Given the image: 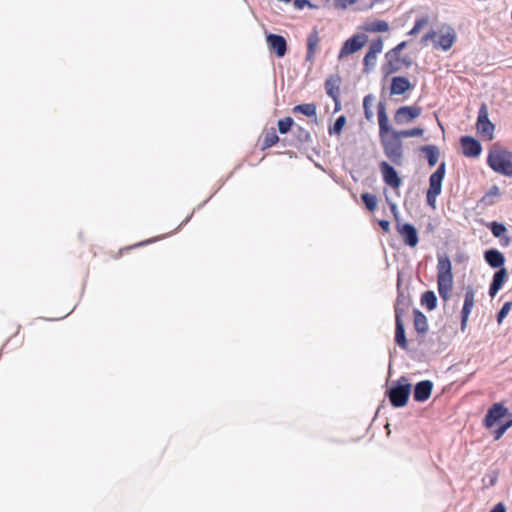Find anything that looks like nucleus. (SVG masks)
I'll list each match as a JSON object with an SVG mask.
<instances>
[{"label":"nucleus","instance_id":"1","mask_svg":"<svg viewBox=\"0 0 512 512\" xmlns=\"http://www.w3.org/2000/svg\"><path fill=\"white\" fill-rule=\"evenodd\" d=\"M437 289L440 297L446 302L453 288L452 264L445 253H437Z\"/></svg>","mask_w":512,"mask_h":512},{"label":"nucleus","instance_id":"44","mask_svg":"<svg viewBox=\"0 0 512 512\" xmlns=\"http://www.w3.org/2000/svg\"><path fill=\"white\" fill-rule=\"evenodd\" d=\"M294 6L298 10L304 9L306 6L312 7V4L308 0H295Z\"/></svg>","mask_w":512,"mask_h":512},{"label":"nucleus","instance_id":"17","mask_svg":"<svg viewBox=\"0 0 512 512\" xmlns=\"http://www.w3.org/2000/svg\"><path fill=\"white\" fill-rule=\"evenodd\" d=\"M463 154L467 157H477L480 155L482 147L479 141L470 136H464L460 140Z\"/></svg>","mask_w":512,"mask_h":512},{"label":"nucleus","instance_id":"20","mask_svg":"<svg viewBox=\"0 0 512 512\" xmlns=\"http://www.w3.org/2000/svg\"><path fill=\"white\" fill-rule=\"evenodd\" d=\"M378 124H379V135L380 138L382 136L389 135L391 132V128L389 126V120L386 113V107L383 102L378 103Z\"/></svg>","mask_w":512,"mask_h":512},{"label":"nucleus","instance_id":"11","mask_svg":"<svg viewBox=\"0 0 512 512\" xmlns=\"http://www.w3.org/2000/svg\"><path fill=\"white\" fill-rule=\"evenodd\" d=\"M383 177V181L392 188H399L401 186V178L398 173L388 162L382 161L379 165Z\"/></svg>","mask_w":512,"mask_h":512},{"label":"nucleus","instance_id":"21","mask_svg":"<svg viewBox=\"0 0 512 512\" xmlns=\"http://www.w3.org/2000/svg\"><path fill=\"white\" fill-rule=\"evenodd\" d=\"M507 279V270L505 268H500L495 272L492 282L489 287V295L494 297L498 291L502 288L503 284Z\"/></svg>","mask_w":512,"mask_h":512},{"label":"nucleus","instance_id":"48","mask_svg":"<svg viewBox=\"0 0 512 512\" xmlns=\"http://www.w3.org/2000/svg\"><path fill=\"white\" fill-rule=\"evenodd\" d=\"M157 238H154V239H150V240H147V241H143V242H140L138 244L135 245V247H139V246H143V245H146V244H149V243H152L154 241H156Z\"/></svg>","mask_w":512,"mask_h":512},{"label":"nucleus","instance_id":"47","mask_svg":"<svg viewBox=\"0 0 512 512\" xmlns=\"http://www.w3.org/2000/svg\"><path fill=\"white\" fill-rule=\"evenodd\" d=\"M379 225L385 232H389L390 222L388 220H380Z\"/></svg>","mask_w":512,"mask_h":512},{"label":"nucleus","instance_id":"16","mask_svg":"<svg viewBox=\"0 0 512 512\" xmlns=\"http://www.w3.org/2000/svg\"><path fill=\"white\" fill-rule=\"evenodd\" d=\"M508 414V409L500 403L494 404L485 416V425L488 428L494 426L501 418Z\"/></svg>","mask_w":512,"mask_h":512},{"label":"nucleus","instance_id":"46","mask_svg":"<svg viewBox=\"0 0 512 512\" xmlns=\"http://www.w3.org/2000/svg\"><path fill=\"white\" fill-rule=\"evenodd\" d=\"M500 195V190L497 186H493L490 188V190L487 192L486 194V197H494V196H499Z\"/></svg>","mask_w":512,"mask_h":512},{"label":"nucleus","instance_id":"12","mask_svg":"<svg viewBox=\"0 0 512 512\" xmlns=\"http://www.w3.org/2000/svg\"><path fill=\"white\" fill-rule=\"evenodd\" d=\"M421 112L422 109L418 106H403L396 111L394 120L397 124L409 123L419 117Z\"/></svg>","mask_w":512,"mask_h":512},{"label":"nucleus","instance_id":"10","mask_svg":"<svg viewBox=\"0 0 512 512\" xmlns=\"http://www.w3.org/2000/svg\"><path fill=\"white\" fill-rule=\"evenodd\" d=\"M396 228L406 245L415 247L418 244V232L412 224L398 222Z\"/></svg>","mask_w":512,"mask_h":512},{"label":"nucleus","instance_id":"35","mask_svg":"<svg viewBox=\"0 0 512 512\" xmlns=\"http://www.w3.org/2000/svg\"><path fill=\"white\" fill-rule=\"evenodd\" d=\"M345 123H346V117L345 116H339L336 119L333 127L329 129V133L330 134H337V135H339L342 132V129H343Z\"/></svg>","mask_w":512,"mask_h":512},{"label":"nucleus","instance_id":"50","mask_svg":"<svg viewBox=\"0 0 512 512\" xmlns=\"http://www.w3.org/2000/svg\"><path fill=\"white\" fill-rule=\"evenodd\" d=\"M402 62L406 63V65H409V62H407V60H403Z\"/></svg>","mask_w":512,"mask_h":512},{"label":"nucleus","instance_id":"19","mask_svg":"<svg viewBox=\"0 0 512 512\" xmlns=\"http://www.w3.org/2000/svg\"><path fill=\"white\" fill-rule=\"evenodd\" d=\"M412 88L410 81L401 76L393 77L390 92L392 95H402Z\"/></svg>","mask_w":512,"mask_h":512},{"label":"nucleus","instance_id":"34","mask_svg":"<svg viewBox=\"0 0 512 512\" xmlns=\"http://www.w3.org/2000/svg\"><path fill=\"white\" fill-rule=\"evenodd\" d=\"M294 120L291 117H286L283 119H280L278 121V130L281 134L287 133L291 126L293 125Z\"/></svg>","mask_w":512,"mask_h":512},{"label":"nucleus","instance_id":"6","mask_svg":"<svg viewBox=\"0 0 512 512\" xmlns=\"http://www.w3.org/2000/svg\"><path fill=\"white\" fill-rule=\"evenodd\" d=\"M437 32V38L434 41V48L442 51H448L454 45L457 34L450 25H442Z\"/></svg>","mask_w":512,"mask_h":512},{"label":"nucleus","instance_id":"29","mask_svg":"<svg viewBox=\"0 0 512 512\" xmlns=\"http://www.w3.org/2000/svg\"><path fill=\"white\" fill-rule=\"evenodd\" d=\"M421 304L424 305L429 311L437 307V297L433 291H426L421 297Z\"/></svg>","mask_w":512,"mask_h":512},{"label":"nucleus","instance_id":"14","mask_svg":"<svg viewBox=\"0 0 512 512\" xmlns=\"http://www.w3.org/2000/svg\"><path fill=\"white\" fill-rule=\"evenodd\" d=\"M266 41L270 50L274 51L277 57L282 58L287 51V42L285 38L277 34H268Z\"/></svg>","mask_w":512,"mask_h":512},{"label":"nucleus","instance_id":"43","mask_svg":"<svg viewBox=\"0 0 512 512\" xmlns=\"http://www.w3.org/2000/svg\"><path fill=\"white\" fill-rule=\"evenodd\" d=\"M437 38V32L434 31V30H431L429 32H427L423 37H422V40L421 42L423 44H426L428 41H435Z\"/></svg>","mask_w":512,"mask_h":512},{"label":"nucleus","instance_id":"51","mask_svg":"<svg viewBox=\"0 0 512 512\" xmlns=\"http://www.w3.org/2000/svg\"><path fill=\"white\" fill-rule=\"evenodd\" d=\"M402 62L406 63V65H409V62H407V60H403Z\"/></svg>","mask_w":512,"mask_h":512},{"label":"nucleus","instance_id":"3","mask_svg":"<svg viewBox=\"0 0 512 512\" xmlns=\"http://www.w3.org/2000/svg\"><path fill=\"white\" fill-rule=\"evenodd\" d=\"M381 145L385 156L395 165H402L403 163V148L402 141L394 134L382 136Z\"/></svg>","mask_w":512,"mask_h":512},{"label":"nucleus","instance_id":"33","mask_svg":"<svg viewBox=\"0 0 512 512\" xmlns=\"http://www.w3.org/2000/svg\"><path fill=\"white\" fill-rule=\"evenodd\" d=\"M361 198L369 211H374L376 209L377 197L375 195L370 193H363Z\"/></svg>","mask_w":512,"mask_h":512},{"label":"nucleus","instance_id":"49","mask_svg":"<svg viewBox=\"0 0 512 512\" xmlns=\"http://www.w3.org/2000/svg\"><path fill=\"white\" fill-rule=\"evenodd\" d=\"M333 101L335 102V109H334V111L338 112L341 109L339 98L333 99Z\"/></svg>","mask_w":512,"mask_h":512},{"label":"nucleus","instance_id":"36","mask_svg":"<svg viewBox=\"0 0 512 512\" xmlns=\"http://www.w3.org/2000/svg\"><path fill=\"white\" fill-rule=\"evenodd\" d=\"M489 228L495 237H501L507 231L504 224L497 222H492Z\"/></svg>","mask_w":512,"mask_h":512},{"label":"nucleus","instance_id":"23","mask_svg":"<svg viewBox=\"0 0 512 512\" xmlns=\"http://www.w3.org/2000/svg\"><path fill=\"white\" fill-rule=\"evenodd\" d=\"M485 261L492 268H503L505 258L504 255L497 249H489L484 253Z\"/></svg>","mask_w":512,"mask_h":512},{"label":"nucleus","instance_id":"31","mask_svg":"<svg viewBox=\"0 0 512 512\" xmlns=\"http://www.w3.org/2000/svg\"><path fill=\"white\" fill-rule=\"evenodd\" d=\"M391 133L394 134L395 136H397V138L401 140L402 138L422 136L424 131L422 128H413V129L402 130V131L392 130Z\"/></svg>","mask_w":512,"mask_h":512},{"label":"nucleus","instance_id":"2","mask_svg":"<svg viewBox=\"0 0 512 512\" xmlns=\"http://www.w3.org/2000/svg\"><path fill=\"white\" fill-rule=\"evenodd\" d=\"M487 163L496 173L512 177V152L493 146L489 151Z\"/></svg>","mask_w":512,"mask_h":512},{"label":"nucleus","instance_id":"26","mask_svg":"<svg viewBox=\"0 0 512 512\" xmlns=\"http://www.w3.org/2000/svg\"><path fill=\"white\" fill-rule=\"evenodd\" d=\"M414 327L420 334H424L428 331L427 317L419 310L414 311Z\"/></svg>","mask_w":512,"mask_h":512},{"label":"nucleus","instance_id":"4","mask_svg":"<svg viewBox=\"0 0 512 512\" xmlns=\"http://www.w3.org/2000/svg\"><path fill=\"white\" fill-rule=\"evenodd\" d=\"M446 165L442 162L436 171L429 177V188L427 190L426 198L427 204L432 208L436 207V199L441 194L442 182L445 177Z\"/></svg>","mask_w":512,"mask_h":512},{"label":"nucleus","instance_id":"13","mask_svg":"<svg viewBox=\"0 0 512 512\" xmlns=\"http://www.w3.org/2000/svg\"><path fill=\"white\" fill-rule=\"evenodd\" d=\"M475 304V292L473 288L468 287L464 295V304L461 311V330H465L469 316Z\"/></svg>","mask_w":512,"mask_h":512},{"label":"nucleus","instance_id":"8","mask_svg":"<svg viewBox=\"0 0 512 512\" xmlns=\"http://www.w3.org/2000/svg\"><path fill=\"white\" fill-rule=\"evenodd\" d=\"M368 41V36L365 34H355L351 38L347 39L338 55L339 59H342L350 54H353L362 49Z\"/></svg>","mask_w":512,"mask_h":512},{"label":"nucleus","instance_id":"37","mask_svg":"<svg viewBox=\"0 0 512 512\" xmlns=\"http://www.w3.org/2000/svg\"><path fill=\"white\" fill-rule=\"evenodd\" d=\"M512 426V419L507 421L506 423L500 425L495 431H494V439L499 440L503 434Z\"/></svg>","mask_w":512,"mask_h":512},{"label":"nucleus","instance_id":"18","mask_svg":"<svg viewBox=\"0 0 512 512\" xmlns=\"http://www.w3.org/2000/svg\"><path fill=\"white\" fill-rule=\"evenodd\" d=\"M433 383L430 380H423L418 382L414 387L413 397L417 402L426 401L432 392Z\"/></svg>","mask_w":512,"mask_h":512},{"label":"nucleus","instance_id":"30","mask_svg":"<svg viewBox=\"0 0 512 512\" xmlns=\"http://www.w3.org/2000/svg\"><path fill=\"white\" fill-rule=\"evenodd\" d=\"M294 112L302 113L307 117L316 116L317 107L313 103L300 104L294 107Z\"/></svg>","mask_w":512,"mask_h":512},{"label":"nucleus","instance_id":"24","mask_svg":"<svg viewBox=\"0 0 512 512\" xmlns=\"http://www.w3.org/2000/svg\"><path fill=\"white\" fill-rule=\"evenodd\" d=\"M320 38L317 30H313L308 38H307V54H306V60L307 61H313L315 52L317 50L318 44H319Z\"/></svg>","mask_w":512,"mask_h":512},{"label":"nucleus","instance_id":"42","mask_svg":"<svg viewBox=\"0 0 512 512\" xmlns=\"http://www.w3.org/2000/svg\"><path fill=\"white\" fill-rule=\"evenodd\" d=\"M358 0H334V6L339 9H346L348 6L355 4Z\"/></svg>","mask_w":512,"mask_h":512},{"label":"nucleus","instance_id":"40","mask_svg":"<svg viewBox=\"0 0 512 512\" xmlns=\"http://www.w3.org/2000/svg\"><path fill=\"white\" fill-rule=\"evenodd\" d=\"M406 46V42H401L399 43L396 47H394L393 49L389 50L386 54H385V57H396L397 55L399 56V53L405 48Z\"/></svg>","mask_w":512,"mask_h":512},{"label":"nucleus","instance_id":"32","mask_svg":"<svg viewBox=\"0 0 512 512\" xmlns=\"http://www.w3.org/2000/svg\"><path fill=\"white\" fill-rule=\"evenodd\" d=\"M373 101L374 96L371 94L366 95L363 99V108L367 120H371L373 118V111L371 109Z\"/></svg>","mask_w":512,"mask_h":512},{"label":"nucleus","instance_id":"41","mask_svg":"<svg viewBox=\"0 0 512 512\" xmlns=\"http://www.w3.org/2000/svg\"><path fill=\"white\" fill-rule=\"evenodd\" d=\"M427 23V20L425 18H421V19H418L416 20L413 28L410 30L409 34L410 35H415L417 34L420 29Z\"/></svg>","mask_w":512,"mask_h":512},{"label":"nucleus","instance_id":"28","mask_svg":"<svg viewBox=\"0 0 512 512\" xmlns=\"http://www.w3.org/2000/svg\"><path fill=\"white\" fill-rule=\"evenodd\" d=\"M363 29L367 32H386L389 29V25L384 20H377L374 22L366 23Z\"/></svg>","mask_w":512,"mask_h":512},{"label":"nucleus","instance_id":"38","mask_svg":"<svg viewBox=\"0 0 512 512\" xmlns=\"http://www.w3.org/2000/svg\"><path fill=\"white\" fill-rule=\"evenodd\" d=\"M279 138L275 131L268 133L264 138V148H269L278 142Z\"/></svg>","mask_w":512,"mask_h":512},{"label":"nucleus","instance_id":"22","mask_svg":"<svg viewBox=\"0 0 512 512\" xmlns=\"http://www.w3.org/2000/svg\"><path fill=\"white\" fill-rule=\"evenodd\" d=\"M340 76L339 75H331L325 81V90L328 96L332 99L339 98L340 96Z\"/></svg>","mask_w":512,"mask_h":512},{"label":"nucleus","instance_id":"9","mask_svg":"<svg viewBox=\"0 0 512 512\" xmlns=\"http://www.w3.org/2000/svg\"><path fill=\"white\" fill-rule=\"evenodd\" d=\"M382 50L383 41L381 38L373 40L370 43L369 49L363 59L364 73H370V71L375 68L377 57L382 52Z\"/></svg>","mask_w":512,"mask_h":512},{"label":"nucleus","instance_id":"15","mask_svg":"<svg viewBox=\"0 0 512 512\" xmlns=\"http://www.w3.org/2000/svg\"><path fill=\"white\" fill-rule=\"evenodd\" d=\"M403 310L400 308L399 304L395 307V316H396V329H395V341L396 343L403 349L407 348V340L405 336V328L402 322Z\"/></svg>","mask_w":512,"mask_h":512},{"label":"nucleus","instance_id":"27","mask_svg":"<svg viewBox=\"0 0 512 512\" xmlns=\"http://www.w3.org/2000/svg\"><path fill=\"white\" fill-rule=\"evenodd\" d=\"M422 152L426 154L429 166H435L439 158V150L435 145H428L421 148Z\"/></svg>","mask_w":512,"mask_h":512},{"label":"nucleus","instance_id":"7","mask_svg":"<svg viewBox=\"0 0 512 512\" xmlns=\"http://www.w3.org/2000/svg\"><path fill=\"white\" fill-rule=\"evenodd\" d=\"M476 127L483 137H486L488 140L493 139L495 126L489 120V113L486 104H482L479 109Z\"/></svg>","mask_w":512,"mask_h":512},{"label":"nucleus","instance_id":"39","mask_svg":"<svg viewBox=\"0 0 512 512\" xmlns=\"http://www.w3.org/2000/svg\"><path fill=\"white\" fill-rule=\"evenodd\" d=\"M511 306H512L511 302L504 303V305L502 306V308L500 309V311L498 312V315H497V320L499 323H501L502 320L509 313V311L511 310Z\"/></svg>","mask_w":512,"mask_h":512},{"label":"nucleus","instance_id":"45","mask_svg":"<svg viewBox=\"0 0 512 512\" xmlns=\"http://www.w3.org/2000/svg\"><path fill=\"white\" fill-rule=\"evenodd\" d=\"M390 208H391V212L396 220V222H400L399 220V211H398V207L395 203H390Z\"/></svg>","mask_w":512,"mask_h":512},{"label":"nucleus","instance_id":"5","mask_svg":"<svg viewBox=\"0 0 512 512\" xmlns=\"http://www.w3.org/2000/svg\"><path fill=\"white\" fill-rule=\"evenodd\" d=\"M411 393V384L408 379L401 377L395 386L390 388L388 394L391 404L394 407H403L406 405Z\"/></svg>","mask_w":512,"mask_h":512},{"label":"nucleus","instance_id":"25","mask_svg":"<svg viewBox=\"0 0 512 512\" xmlns=\"http://www.w3.org/2000/svg\"><path fill=\"white\" fill-rule=\"evenodd\" d=\"M385 59L386 63L382 67V71L385 75H389L400 70L403 59H401L398 55L391 58L385 57Z\"/></svg>","mask_w":512,"mask_h":512}]
</instances>
